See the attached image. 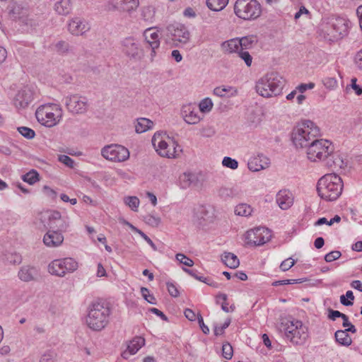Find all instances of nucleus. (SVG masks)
<instances>
[{
	"instance_id": "obj_1",
	"label": "nucleus",
	"mask_w": 362,
	"mask_h": 362,
	"mask_svg": "<svg viewBox=\"0 0 362 362\" xmlns=\"http://www.w3.org/2000/svg\"><path fill=\"white\" fill-rule=\"evenodd\" d=\"M343 182L335 173L323 175L317 184V191L321 199L326 202L335 201L341 194Z\"/></svg>"
},
{
	"instance_id": "obj_2",
	"label": "nucleus",
	"mask_w": 362,
	"mask_h": 362,
	"mask_svg": "<svg viewBox=\"0 0 362 362\" xmlns=\"http://www.w3.org/2000/svg\"><path fill=\"white\" fill-rule=\"evenodd\" d=\"M285 81L277 72H270L261 77L256 83L257 93L264 98L279 95L284 86Z\"/></svg>"
},
{
	"instance_id": "obj_3",
	"label": "nucleus",
	"mask_w": 362,
	"mask_h": 362,
	"mask_svg": "<svg viewBox=\"0 0 362 362\" xmlns=\"http://www.w3.org/2000/svg\"><path fill=\"white\" fill-rule=\"evenodd\" d=\"M320 136V128L312 121L306 120L294 129L292 141L296 148H308L310 144Z\"/></svg>"
},
{
	"instance_id": "obj_4",
	"label": "nucleus",
	"mask_w": 362,
	"mask_h": 362,
	"mask_svg": "<svg viewBox=\"0 0 362 362\" xmlns=\"http://www.w3.org/2000/svg\"><path fill=\"white\" fill-rule=\"evenodd\" d=\"M279 329L286 337L294 344H303L308 337V328L300 320L284 318Z\"/></svg>"
},
{
	"instance_id": "obj_5",
	"label": "nucleus",
	"mask_w": 362,
	"mask_h": 362,
	"mask_svg": "<svg viewBox=\"0 0 362 362\" xmlns=\"http://www.w3.org/2000/svg\"><path fill=\"white\" fill-rule=\"evenodd\" d=\"M156 151L162 157L176 158L182 152L181 146L165 132H156L151 139Z\"/></svg>"
},
{
	"instance_id": "obj_6",
	"label": "nucleus",
	"mask_w": 362,
	"mask_h": 362,
	"mask_svg": "<svg viewBox=\"0 0 362 362\" xmlns=\"http://www.w3.org/2000/svg\"><path fill=\"white\" fill-rule=\"evenodd\" d=\"M110 315V310L107 306L102 303H93L88 308L86 325L94 331H100L107 326Z\"/></svg>"
},
{
	"instance_id": "obj_7",
	"label": "nucleus",
	"mask_w": 362,
	"mask_h": 362,
	"mask_svg": "<svg viewBox=\"0 0 362 362\" xmlns=\"http://www.w3.org/2000/svg\"><path fill=\"white\" fill-rule=\"evenodd\" d=\"M62 115L61 106L55 103L42 105L35 112L37 121L47 127L57 125L60 122Z\"/></svg>"
},
{
	"instance_id": "obj_8",
	"label": "nucleus",
	"mask_w": 362,
	"mask_h": 362,
	"mask_svg": "<svg viewBox=\"0 0 362 362\" xmlns=\"http://www.w3.org/2000/svg\"><path fill=\"white\" fill-rule=\"evenodd\" d=\"M334 151L332 143L326 139H314L307 148V157L312 162L327 160Z\"/></svg>"
},
{
	"instance_id": "obj_9",
	"label": "nucleus",
	"mask_w": 362,
	"mask_h": 362,
	"mask_svg": "<svg viewBox=\"0 0 362 362\" xmlns=\"http://www.w3.org/2000/svg\"><path fill=\"white\" fill-rule=\"evenodd\" d=\"M234 12L243 20H255L260 16L262 8L257 0H237L234 5Z\"/></svg>"
},
{
	"instance_id": "obj_10",
	"label": "nucleus",
	"mask_w": 362,
	"mask_h": 362,
	"mask_svg": "<svg viewBox=\"0 0 362 362\" xmlns=\"http://www.w3.org/2000/svg\"><path fill=\"white\" fill-rule=\"evenodd\" d=\"M78 264L71 257H65L52 260L47 267L48 272L56 276L64 277L68 273L77 270Z\"/></svg>"
},
{
	"instance_id": "obj_11",
	"label": "nucleus",
	"mask_w": 362,
	"mask_h": 362,
	"mask_svg": "<svg viewBox=\"0 0 362 362\" xmlns=\"http://www.w3.org/2000/svg\"><path fill=\"white\" fill-rule=\"evenodd\" d=\"M40 218L45 227L54 229L58 232H64L69 227L67 217L62 216L60 213L57 211L42 212Z\"/></svg>"
},
{
	"instance_id": "obj_12",
	"label": "nucleus",
	"mask_w": 362,
	"mask_h": 362,
	"mask_svg": "<svg viewBox=\"0 0 362 362\" xmlns=\"http://www.w3.org/2000/svg\"><path fill=\"white\" fill-rule=\"evenodd\" d=\"M166 41L171 42L174 46L188 42L190 33L187 28L182 24L175 23L166 27Z\"/></svg>"
},
{
	"instance_id": "obj_13",
	"label": "nucleus",
	"mask_w": 362,
	"mask_h": 362,
	"mask_svg": "<svg viewBox=\"0 0 362 362\" xmlns=\"http://www.w3.org/2000/svg\"><path fill=\"white\" fill-rule=\"evenodd\" d=\"M101 155L106 160L114 162H122L129 158V151L122 145L111 144L101 149Z\"/></svg>"
},
{
	"instance_id": "obj_14",
	"label": "nucleus",
	"mask_w": 362,
	"mask_h": 362,
	"mask_svg": "<svg viewBox=\"0 0 362 362\" xmlns=\"http://www.w3.org/2000/svg\"><path fill=\"white\" fill-rule=\"evenodd\" d=\"M272 238V231L264 227H257L247 231L246 243L249 245H262Z\"/></svg>"
},
{
	"instance_id": "obj_15",
	"label": "nucleus",
	"mask_w": 362,
	"mask_h": 362,
	"mask_svg": "<svg viewBox=\"0 0 362 362\" xmlns=\"http://www.w3.org/2000/svg\"><path fill=\"white\" fill-rule=\"evenodd\" d=\"M121 46L122 52L130 59L140 60L144 55L139 41L133 37L123 39Z\"/></svg>"
},
{
	"instance_id": "obj_16",
	"label": "nucleus",
	"mask_w": 362,
	"mask_h": 362,
	"mask_svg": "<svg viewBox=\"0 0 362 362\" xmlns=\"http://www.w3.org/2000/svg\"><path fill=\"white\" fill-rule=\"evenodd\" d=\"M65 105L73 114H83L88 110V102L85 96L74 94L65 98Z\"/></svg>"
},
{
	"instance_id": "obj_17",
	"label": "nucleus",
	"mask_w": 362,
	"mask_h": 362,
	"mask_svg": "<svg viewBox=\"0 0 362 362\" xmlns=\"http://www.w3.org/2000/svg\"><path fill=\"white\" fill-rule=\"evenodd\" d=\"M349 21L344 18H337L330 24L328 35L333 40H338L344 37L348 34Z\"/></svg>"
},
{
	"instance_id": "obj_18",
	"label": "nucleus",
	"mask_w": 362,
	"mask_h": 362,
	"mask_svg": "<svg viewBox=\"0 0 362 362\" xmlns=\"http://www.w3.org/2000/svg\"><path fill=\"white\" fill-rule=\"evenodd\" d=\"M139 5V0H109L107 9L111 11L131 13L135 11Z\"/></svg>"
},
{
	"instance_id": "obj_19",
	"label": "nucleus",
	"mask_w": 362,
	"mask_h": 362,
	"mask_svg": "<svg viewBox=\"0 0 362 362\" xmlns=\"http://www.w3.org/2000/svg\"><path fill=\"white\" fill-rule=\"evenodd\" d=\"M181 115L185 122L189 124H197L203 118V115L197 106L192 104L184 105L181 109Z\"/></svg>"
},
{
	"instance_id": "obj_20",
	"label": "nucleus",
	"mask_w": 362,
	"mask_h": 362,
	"mask_svg": "<svg viewBox=\"0 0 362 362\" xmlns=\"http://www.w3.org/2000/svg\"><path fill=\"white\" fill-rule=\"evenodd\" d=\"M68 29L74 35H82L90 29V26L86 20L76 17L70 20Z\"/></svg>"
},
{
	"instance_id": "obj_21",
	"label": "nucleus",
	"mask_w": 362,
	"mask_h": 362,
	"mask_svg": "<svg viewBox=\"0 0 362 362\" xmlns=\"http://www.w3.org/2000/svg\"><path fill=\"white\" fill-rule=\"evenodd\" d=\"M38 276V269L29 264L22 266L18 272V277L23 282L36 281Z\"/></svg>"
},
{
	"instance_id": "obj_22",
	"label": "nucleus",
	"mask_w": 362,
	"mask_h": 362,
	"mask_svg": "<svg viewBox=\"0 0 362 362\" xmlns=\"http://www.w3.org/2000/svg\"><path fill=\"white\" fill-rule=\"evenodd\" d=\"M33 100V95L29 88H24L18 92L14 98V105L17 108L26 107Z\"/></svg>"
},
{
	"instance_id": "obj_23",
	"label": "nucleus",
	"mask_w": 362,
	"mask_h": 362,
	"mask_svg": "<svg viewBox=\"0 0 362 362\" xmlns=\"http://www.w3.org/2000/svg\"><path fill=\"white\" fill-rule=\"evenodd\" d=\"M64 241L63 235L54 230L47 231L43 237L44 244L49 247L60 246Z\"/></svg>"
},
{
	"instance_id": "obj_24",
	"label": "nucleus",
	"mask_w": 362,
	"mask_h": 362,
	"mask_svg": "<svg viewBox=\"0 0 362 362\" xmlns=\"http://www.w3.org/2000/svg\"><path fill=\"white\" fill-rule=\"evenodd\" d=\"M269 164V159L267 156L260 154L250 158L247 165L250 170L257 172L268 168Z\"/></svg>"
},
{
	"instance_id": "obj_25",
	"label": "nucleus",
	"mask_w": 362,
	"mask_h": 362,
	"mask_svg": "<svg viewBox=\"0 0 362 362\" xmlns=\"http://www.w3.org/2000/svg\"><path fill=\"white\" fill-rule=\"evenodd\" d=\"M156 28L151 27L146 28L143 35L145 39V42L147 44V47L160 48V41L157 30H155Z\"/></svg>"
},
{
	"instance_id": "obj_26",
	"label": "nucleus",
	"mask_w": 362,
	"mask_h": 362,
	"mask_svg": "<svg viewBox=\"0 0 362 362\" xmlns=\"http://www.w3.org/2000/svg\"><path fill=\"white\" fill-rule=\"evenodd\" d=\"M240 45L238 37H235L222 42L221 48L222 52L226 54H238L240 50Z\"/></svg>"
},
{
	"instance_id": "obj_27",
	"label": "nucleus",
	"mask_w": 362,
	"mask_h": 362,
	"mask_svg": "<svg viewBox=\"0 0 362 362\" xmlns=\"http://www.w3.org/2000/svg\"><path fill=\"white\" fill-rule=\"evenodd\" d=\"M180 184L182 188H187L197 186L198 177L196 174L192 173H184L179 177Z\"/></svg>"
},
{
	"instance_id": "obj_28",
	"label": "nucleus",
	"mask_w": 362,
	"mask_h": 362,
	"mask_svg": "<svg viewBox=\"0 0 362 362\" xmlns=\"http://www.w3.org/2000/svg\"><path fill=\"white\" fill-rule=\"evenodd\" d=\"M154 123L149 119L145 117L138 118L134 124L135 131L137 134H141L153 128Z\"/></svg>"
},
{
	"instance_id": "obj_29",
	"label": "nucleus",
	"mask_w": 362,
	"mask_h": 362,
	"mask_svg": "<svg viewBox=\"0 0 362 362\" xmlns=\"http://www.w3.org/2000/svg\"><path fill=\"white\" fill-rule=\"evenodd\" d=\"M295 201L294 194L286 189L279 190L276 195V204H293Z\"/></svg>"
},
{
	"instance_id": "obj_30",
	"label": "nucleus",
	"mask_w": 362,
	"mask_h": 362,
	"mask_svg": "<svg viewBox=\"0 0 362 362\" xmlns=\"http://www.w3.org/2000/svg\"><path fill=\"white\" fill-rule=\"evenodd\" d=\"M72 8L71 0H59L54 4L56 12L62 16H66L70 13Z\"/></svg>"
},
{
	"instance_id": "obj_31",
	"label": "nucleus",
	"mask_w": 362,
	"mask_h": 362,
	"mask_svg": "<svg viewBox=\"0 0 362 362\" xmlns=\"http://www.w3.org/2000/svg\"><path fill=\"white\" fill-rule=\"evenodd\" d=\"M238 41L240 44V49L247 50L257 44V37L256 35H251L243 37H238Z\"/></svg>"
},
{
	"instance_id": "obj_32",
	"label": "nucleus",
	"mask_w": 362,
	"mask_h": 362,
	"mask_svg": "<svg viewBox=\"0 0 362 362\" xmlns=\"http://www.w3.org/2000/svg\"><path fill=\"white\" fill-rule=\"evenodd\" d=\"M221 259L223 263L231 269H235L240 264L238 257L232 252H225Z\"/></svg>"
},
{
	"instance_id": "obj_33",
	"label": "nucleus",
	"mask_w": 362,
	"mask_h": 362,
	"mask_svg": "<svg viewBox=\"0 0 362 362\" xmlns=\"http://www.w3.org/2000/svg\"><path fill=\"white\" fill-rule=\"evenodd\" d=\"M144 344V338L136 337L129 341L127 346V350L131 354H135Z\"/></svg>"
},
{
	"instance_id": "obj_34",
	"label": "nucleus",
	"mask_w": 362,
	"mask_h": 362,
	"mask_svg": "<svg viewBox=\"0 0 362 362\" xmlns=\"http://www.w3.org/2000/svg\"><path fill=\"white\" fill-rule=\"evenodd\" d=\"M336 341L341 345L349 346L352 343L351 337L345 330H337L334 334Z\"/></svg>"
},
{
	"instance_id": "obj_35",
	"label": "nucleus",
	"mask_w": 362,
	"mask_h": 362,
	"mask_svg": "<svg viewBox=\"0 0 362 362\" xmlns=\"http://www.w3.org/2000/svg\"><path fill=\"white\" fill-rule=\"evenodd\" d=\"M2 259L4 262L10 264H20L22 262V256L21 254L13 252H6L4 254Z\"/></svg>"
},
{
	"instance_id": "obj_36",
	"label": "nucleus",
	"mask_w": 362,
	"mask_h": 362,
	"mask_svg": "<svg viewBox=\"0 0 362 362\" xmlns=\"http://www.w3.org/2000/svg\"><path fill=\"white\" fill-rule=\"evenodd\" d=\"M327 165L330 168H343L345 165V163L339 154L333 152L329 156V158L327 159Z\"/></svg>"
},
{
	"instance_id": "obj_37",
	"label": "nucleus",
	"mask_w": 362,
	"mask_h": 362,
	"mask_svg": "<svg viewBox=\"0 0 362 362\" xmlns=\"http://www.w3.org/2000/svg\"><path fill=\"white\" fill-rule=\"evenodd\" d=\"M207 7L214 11H222L228 4V0H206Z\"/></svg>"
},
{
	"instance_id": "obj_38",
	"label": "nucleus",
	"mask_w": 362,
	"mask_h": 362,
	"mask_svg": "<svg viewBox=\"0 0 362 362\" xmlns=\"http://www.w3.org/2000/svg\"><path fill=\"white\" fill-rule=\"evenodd\" d=\"M141 18L147 22H153L155 16V8L151 6H144L141 11Z\"/></svg>"
},
{
	"instance_id": "obj_39",
	"label": "nucleus",
	"mask_w": 362,
	"mask_h": 362,
	"mask_svg": "<svg viewBox=\"0 0 362 362\" xmlns=\"http://www.w3.org/2000/svg\"><path fill=\"white\" fill-rule=\"evenodd\" d=\"M253 209L251 205H235L234 213L239 216L247 217L252 214Z\"/></svg>"
},
{
	"instance_id": "obj_40",
	"label": "nucleus",
	"mask_w": 362,
	"mask_h": 362,
	"mask_svg": "<svg viewBox=\"0 0 362 362\" xmlns=\"http://www.w3.org/2000/svg\"><path fill=\"white\" fill-rule=\"evenodd\" d=\"M53 49L59 54H65L70 50L69 44L64 40H59L52 45Z\"/></svg>"
},
{
	"instance_id": "obj_41",
	"label": "nucleus",
	"mask_w": 362,
	"mask_h": 362,
	"mask_svg": "<svg viewBox=\"0 0 362 362\" xmlns=\"http://www.w3.org/2000/svg\"><path fill=\"white\" fill-rule=\"evenodd\" d=\"M212 100L209 98H206L201 100L199 104V110L202 113L209 112L213 108Z\"/></svg>"
},
{
	"instance_id": "obj_42",
	"label": "nucleus",
	"mask_w": 362,
	"mask_h": 362,
	"mask_svg": "<svg viewBox=\"0 0 362 362\" xmlns=\"http://www.w3.org/2000/svg\"><path fill=\"white\" fill-rule=\"evenodd\" d=\"M22 179L24 182L33 185L39 180V174L36 170H33L23 175Z\"/></svg>"
},
{
	"instance_id": "obj_43",
	"label": "nucleus",
	"mask_w": 362,
	"mask_h": 362,
	"mask_svg": "<svg viewBox=\"0 0 362 362\" xmlns=\"http://www.w3.org/2000/svg\"><path fill=\"white\" fill-rule=\"evenodd\" d=\"M18 132L27 139H32L35 136V132L33 129L27 127H19L17 128Z\"/></svg>"
},
{
	"instance_id": "obj_44",
	"label": "nucleus",
	"mask_w": 362,
	"mask_h": 362,
	"mask_svg": "<svg viewBox=\"0 0 362 362\" xmlns=\"http://www.w3.org/2000/svg\"><path fill=\"white\" fill-rule=\"evenodd\" d=\"M144 221L150 226H157L160 223V218L158 216L153 214H147L144 216Z\"/></svg>"
},
{
	"instance_id": "obj_45",
	"label": "nucleus",
	"mask_w": 362,
	"mask_h": 362,
	"mask_svg": "<svg viewBox=\"0 0 362 362\" xmlns=\"http://www.w3.org/2000/svg\"><path fill=\"white\" fill-rule=\"evenodd\" d=\"M237 54L245 62L247 66L250 67L252 65V57L247 50L240 49Z\"/></svg>"
},
{
	"instance_id": "obj_46",
	"label": "nucleus",
	"mask_w": 362,
	"mask_h": 362,
	"mask_svg": "<svg viewBox=\"0 0 362 362\" xmlns=\"http://www.w3.org/2000/svg\"><path fill=\"white\" fill-rule=\"evenodd\" d=\"M222 165L224 167L230 168L232 170H235L238 167V162L235 159L226 156L222 160Z\"/></svg>"
},
{
	"instance_id": "obj_47",
	"label": "nucleus",
	"mask_w": 362,
	"mask_h": 362,
	"mask_svg": "<svg viewBox=\"0 0 362 362\" xmlns=\"http://www.w3.org/2000/svg\"><path fill=\"white\" fill-rule=\"evenodd\" d=\"M175 258L180 263L187 267H192L194 264V261L192 259L187 257L185 255L182 253H177L175 255Z\"/></svg>"
},
{
	"instance_id": "obj_48",
	"label": "nucleus",
	"mask_w": 362,
	"mask_h": 362,
	"mask_svg": "<svg viewBox=\"0 0 362 362\" xmlns=\"http://www.w3.org/2000/svg\"><path fill=\"white\" fill-rule=\"evenodd\" d=\"M141 293L143 298L149 303L155 305L156 304V298L153 295L150 293L149 290L147 288L141 287Z\"/></svg>"
},
{
	"instance_id": "obj_49",
	"label": "nucleus",
	"mask_w": 362,
	"mask_h": 362,
	"mask_svg": "<svg viewBox=\"0 0 362 362\" xmlns=\"http://www.w3.org/2000/svg\"><path fill=\"white\" fill-rule=\"evenodd\" d=\"M233 354L232 346L226 342L222 346V355L226 359H230Z\"/></svg>"
},
{
	"instance_id": "obj_50",
	"label": "nucleus",
	"mask_w": 362,
	"mask_h": 362,
	"mask_svg": "<svg viewBox=\"0 0 362 362\" xmlns=\"http://www.w3.org/2000/svg\"><path fill=\"white\" fill-rule=\"evenodd\" d=\"M232 89V87H224V86H219L216 87L214 90V94L216 95L218 97L223 98L226 97V93L229 92Z\"/></svg>"
},
{
	"instance_id": "obj_51",
	"label": "nucleus",
	"mask_w": 362,
	"mask_h": 362,
	"mask_svg": "<svg viewBox=\"0 0 362 362\" xmlns=\"http://www.w3.org/2000/svg\"><path fill=\"white\" fill-rule=\"evenodd\" d=\"M341 252H339L338 250L332 251V252L327 253L325 256V260L327 262H331L338 259L341 257Z\"/></svg>"
},
{
	"instance_id": "obj_52",
	"label": "nucleus",
	"mask_w": 362,
	"mask_h": 362,
	"mask_svg": "<svg viewBox=\"0 0 362 362\" xmlns=\"http://www.w3.org/2000/svg\"><path fill=\"white\" fill-rule=\"evenodd\" d=\"M324 86L329 89H334L337 86V81L334 78L327 77L322 80Z\"/></svg>"
},
{
	"instance_id": "obj_53",
	"label": "nucleus",
	"mask_w": 362,
	"mask_h": 362,
	"mask_svg": "<svg viewBox=\"0 0 362 362\" xmlns=\"http://www.w3.org/2000/svg\"><path fill=\"white\" fill-rule=\"evenodd\" d=\"M231 320L230 318H228L225 322L221 326H216L214 327V334L218 335H221L224 333L225 329H226L230 324Z\"/></svg>"
},
{
	"instance_id": "obj_54",
	"label": "nucleus",
	"mask_w": 362,
	"mask_h": 362,
	"mask_svg": "<svg viewBox=\"0 0 362 362\" xmlns=\"http://www.w3.org/2000/svg\"><path fill=\"white\" fill-rule=\"evenodd\" d=\"M295 260L293 259L292 258L285 259L280 264V269L283 272L288 271L295 264Z\"/></svg>"
},
{
	"instance_id": "obj_55",
	"label": "nucleus",
	"mask_w": 362,
	"mask_h": 362,
	"mask_svg": "<svg viewBox=\"0 0 362 362\" xmlns=\"http://www.w3.org/2000/svg\"><path fill=\"white\" fill-rule=\"evenodd\" d=\"M59 160L69 168L74 167V160L66 155L59 156Z\"/></svg>"
},
{
	"instance_id": "obj_56",
	"label": "nucleus",
	"mask_w": 362,
	"mask_h": 362,
	"mask_svg": "<svg viewBox=\"0 0 362 362\" xmlns=\"http://www.w3.org/2000/svg\"><path fill=\"white\" fill-rule=\"evenodd\" d=\"M43 193L45 196L50 198L52 201H55L57 197V192L47 186H44L42 189Z\"/></svg>"
},
{
	"instance_id": "obj_57",
	"label": "nucleus",
	"mask_w": 362,
	"mask_h": 362,
	"mask_svg": "<svg viewBox=\"0 0 362 362\" xmlns=\"http://www.w3.org/2000/svg\"><path fill=\"white\" fill-rule=\"evenodd\" d=\"M197 317L202 331L206 334H209V329L206 325H205L202 316L200 314H198Z\"/></svg>"
},
{
	"instance_id": "obj_58",
	"label": "nucleus",
	"mask_w": 362,
	"mask_h": 362,
	"mask_svg": "<svg viewBox=\"0 0 362 362\" xmlns=\"http://www.w3.org/2000/svg\"><path fill=\"white\" fill-rule=\"evenodd\" d=\"M167 288L170 296L177 297L179 296V291L173 283H167Z\"/></svg>"
},
{
	"instance_id": "obj_59",
	"label": "nucleus",
	"mask_w": 362,
	"mask_h": 362,
	"mask_svg": "<svg viewBox=\"0 0 362 362\" xmlns=\"http://www.w3.org/2000/svg\"><path fill=\"white\" fill-rule=\"evenodd\" d=\"M315 87V83H301L296 87V90H298L300 93H303L308 89H313Z\"/></svg>"
},
{
	"instance_id": "obj_60",
	"label": "nucleus",
	"mask_w": 362,
	"mask_h": 362,
	"mask_svg": "<svg viewBox=\"0 0 362 362\" xmlns=\"http://www.w3.org/2000/svg\"><path fill=\"white\" fill-rule=\"evenodd\" d=\"M354 62L356 67L362 71V49L356 53Z\"/></svg>"
},
{
	"instance_id": "obj_61",
	"label": "nucleus",
	"mask_w": 362,
	"mask_h": 362,
	"mask_svg": "<svg viewBox=\"0 0 362 362\" xmlns=\"http://www.w3.org/2000/svg\"><path fill=\"white\" fill-rule=\"evenodd\" d=\"M328 312H329V315H328L329 319H330L333 321H334L337 317H341L343 314L338 310H334L332 309H329Z\"/></svg>"
},
{
	"instance_id": "obj_62",
	"label": "nucleus",
	"mask_w": 362,
	"mask_h": 362,
	"mask_svg": "<svg viewBox=\"0 0 362 362\" xmlns=\"http://www.w3.org/2000/svg\"><path fill=\"white\" fill-rule=\"evenodd\" d=\"M184 315H185V317L190 321H194L196 319L195 313L189 308H186L185 310Z\"/></svg>"
},
{
	"instance_id": "obj_63",
	"label": "nucleus",
	"mask_w": 362,
	"mask_h": 362,
	"mask_svg": "<svg viewBox=\"0 0 362 362\" xmlns=\"http://www.w3.org/2000/svg\"><path fill=\"white\" fill-rule=\"evenodd\" d=\"M356 81H357L356 78H353L351 79V87L355 90L356 93L358 95H360L362 94V88L356 84Z\"/></svg>"
},
{
	"instance_id": "obj_64",
	"label": "nucleus",
	"mask_w": 362,
	"mask_h": 362,
	"mask_svg": "<svg viewBox=\"0 0 362 362\" xmlns=\"http://www.w3.org/2000/svg\"><path fill=\"white\" fill-rule=\"evenodd\" d=\"M40 362H55L54 357L51 354H45L41 357Z\"/></svg>"
}]
</instances>
